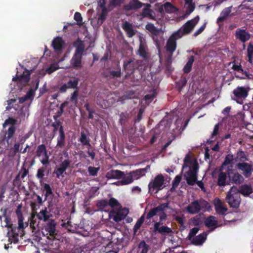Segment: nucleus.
<instances>
[{"label": "nucleus", "instance_id": "37", "mask_svg": "<svg viewBox=\"0 0 253 253\" xmlns=\"http://www.w3.org/2000/svg\"><path fill=\"white\" fill-rule=\"evenodd\" d=\"M138 248L140 251V253H147L150 250L149 246L144 240L139 243Z\"/></svg>", "mask_w": 253, "mask_h": 253}, {"label": "nucleus", "instance_id": "1", "mask_svg": "<svg viewBox=\"0 0 253 253\" xmlns=\"http://www.w3.org/2000/svg\"><path fill=\"white\" fill-rule=\"evenodd\" d=\"M73 45L76 49L71 59L70 64L73 68L78 70L82 67V59L84 52L85 45L84 41L79 38L73 42Z\"/></svg>", "mask_w": 253, "mask_h": 253}, {"label": "nucleus", "instance_id": "57", "mask_svg": "<svg viewBox=\"0 0 253 253\" xmlns=\"http://www.w3.org/2000/svg\"><path fill=\"white\" fill-rule=\"evenodd\" d=\"M74 19L77 22L78 25L82 24L83 18L80 12H75L74 14Z\"/></svg>", "mask_w": 253, "mask_h": 253}, {"label": "nucleus", "instance_id": "54", "mask_svg": "<svg viewBox=\"0 0 253 253\" xmlns=\"http://www.w3.org/2000/svg\"><path fill=\"white\" fill-rule=\"evenodd\" d=\"M108 202V206H109L111 208H114L115 207H117L118 206H120V204L118 201L114 198H111Z\"/></svg>", "mask_w": 253, "mask_h": 253}, {"label": "nucleus", "instance_id": "21", "mask_svg": "<svg viewBox=\"0 0 253 253\" xmlns=\"http://www.w3.org/2000/svg\"><path fill=\"white\" fill-rule=\"evenodd\" d=\"M227 177V170L226 172H220L217 177V185L220 187H224L226 185H229V182Z\"/></svg>", "mask_w": 253, "mask_h": 253}, {"label": "nucleus", "instance_id": "55", "mask_svg": "<svg viewBox=\"0 0 253 253\" xmlns=\"http://www.w3.org/2000/svg\"><path fill=\"white\" fill-rule=\"evenodd\" d=\"M20 143H16L14 144L13 148H10V152L12 153V156H15L19 152L20 149Z\"/></svg>", "mask_w": 253, "mask_h": 253}, {"label": "nucleus", "instance_id": "15", "mask_svg": "<svg viewBox=\"0 0 253 253\" xmlns=\"http://www.w3.org/2000/svg\"><path fill=\"white\" fill-rule=\"evenodd\" d=\"M169 207V203H164L158 206L157 207L154 208L150 210L149 212L146 215V218L150 219L155 215H159L160 211H164L166 209Z\"/></svg>", "mask_w": 253, "mask_h": 253}, {"label": "nucleus", "instance_id": "18", "mask_svg": "<svg viewBox=\"0 0 253 253\" xmlns=\"http://www.w3.org/2000/svg\"><path fill=\"white\" fill-rule=\"evenodd\" d=\"M64 45L65 42L61 37H56L52 41V46L55 52H61Z\"/></svg>", "mask_w": 253, "mask_h": 253}, {"label": "nucleus", "instance_id": "32", "mask_svg": "<svg viewBox=\"0 0 253 253\" xmlns=\"http://www.w3.org/2000/svg\"><path fill=\"white\" fill-rule=\"evenodd\" d=\"M195 57L193 55L190 56L188 58L187 62L183 68V71L185 74H188L190 72Z\"/></svg>", "mask_w": 253, "mask_h": 253}, {"label": "nucleus", "instance_id": "24", "mask_svg": "<svg viewBox=\"0 0 253 253\" xmlns=\"http://www.w3.org/2000/svg\"><path fill=\"white\" fill-rule=\"evenodd\" d=\"M123 29L126 32L127 36L131 38L135 34V32L133 28L132 24L127 21L123 23L122 26Z\"/></svg>", "mask_w": 253, "mask_h": 253}, {"label": "nucleus", "instance_id": "19", "mask_svg": "<svg viewBox=\"0 0 253 253\" xmlns=\"http://www.w3.org/2000/svg\"><path fill=\"white\" fill-rule=\"evenodd\" d=\"M214 209L216 212L219 215H225L227 211V208L225 207L221 201L218 198H215L213 201Z\"/></svg>", "mask_w": 253, "mask_h": 253}, {"label": "nucleus", "instance_id": "40", "mask_svg": "<svg viewBox=\"0 0 253 253\" xmlns=\"http://www.w3.org/2000/svg\"><path fill=\"white\" fill-rule=\"evenodd\" d=\"M144 215L143 214L137 221L135 225L133 227V230L134 234H135L138 231V230L140 228L141 225L144 222Z\"/></svg>", "mask_w": 253, "mask_h": 253}, {"label": "nucleus", "instance_id": "22", "mask_svg": "<svg viewBox=\"0 0 253 253\" xmlns=\"http://www.w3.org/2000/svg\"><path fill=\"white\" fill-rule=\"evenodd\" d=\"M205 224L208 228L211 229L212 231L219 226L216 218L212 215H210L206 218Z\"/></svg>", "mask_w": 253, "mask_h": 253}, {"label": "nucleus", "instance_id": "56", "mask_svg": "<svg viewBox=\"0 0 253 253\" xmlns=\"http://www.w3.org/2000/svg\"><path fill=\"white\" fill-rule=\"evenodd\" d=\"M68 104L67 101L62 103L60 106L59 110L57 112V117H60L64 112L65 107Z\"/></svg>", "mask_w": 253, "mask_h": 253}, {"label": "nucleus", "instance_id": "51", "mask_svg": "<svg viewBox=\"0 0 253 253\" xmlns=\"http://www.w3.org/2000/svg\"><path fill=\"white\" fill-rule=\"evenodd\" d=\"M199 230V228L198 227H194L192 229H191L190 230L189 234L188 235V240H191L192 239V238H193V237L198 232Z\"/></svg>", "mask_w": 253, "mask_h": 253}, {"label": "nucleus", "instance_id": "59", "mask_svg": "<svg viewBox=\"0 0 253 253\" xmlns=\"http://www.w3.org/2000/svg\"><path fill=\"white\" fill-rule=\"evenodd\" d=\"M44 156V158H43L42 160H41V162L42 164L43 165H46L49 164V156L47 154V151L44 153L43 155Z\"/></svg>", "mask_w": 253, "mask_h": 253}, {"label": "nucleus", "instance_id": "47", "mask_svg": "<svg viewBox=\"0 0 253 253\" xmlns=\"http://www.w3.org/2000/svg\"><path fill=\"white\" fill-rule=\"evenodd\" d=\"M109 74L112 78L121 77L122 73L120 67L118 66L116 71H110L109 72Z\"/></svg>", "mask_w": 253, "mask_h": 253}, {"label": "nucleus", "instance_id": "38", "mask_svg": "<svg viewBox=\"0 0 253 253\" xmlns=\"http://www.w3.org/2000/svg\"><path fill=\"white\" fill-rule=\"evenodd\" d=\"M187 80L185 77H181L180 79L176 83V87L179 92H180L183 88L186 85Z\"/></svg>", "mask_w": 253, "mask_h": 253}, {"label": "nucleus", "instance_id": "45", "mask_svg": "<svg viewBox=\"0 0 253 253\" xmlns=\"http://www.w3.org/2000/svg\"><path fill=\"white\" fill-rule=\"evenodd\" d=\"M100 169L99 167H94L92 166H89L88 168V172L89 173V175L90 176H97V173Z\"/></svg>", "mask_w": 253, "mask_h": 253}, {"label": "nucleus", "instance_id": "6", "mask_svg": "<svg viewBox=\"0 0 253 253\" xmlns=\"http://www.w3.org/2000/svg\"><path fill=\"white\" fill-rule=\"evenodd\" d=\"M199 169V165L197 162H195L193 165L189 168V169L187 171L184 176L187 183L189 185H194L197 180V174Z\"/></svg>", "mask_w": 253, "mask_h": 253}, {"label": "nucleus", "instance_id": "23", "mask_svg": "<svg viewBox=\"0 0 253 253\" xmlns=\"http://www.w3.org/2000/svg\"><path fill=\"white\" fill-rule=\"evenodd\" d=\"M16 127L15 126H11L8 129L7 131L5 132L3 137V140L5 141L7 144V146L9 147L11 145V138L15 132Z\"/></svg>", "mask_w": 253, "mask_h": 253}, {"label": "nucleus", "instance_id": "53", "mask_svg": "<svg viewBox=\"0 0 253 253\" xmlns=\"http://www.w3.org/2000/svg\"><path fill=\"white\" fill-rule=\"evenodd\" d=\"M156 90L154 89L152 92L149 94H146L144 96V99L146 101H152L156 96Z\"/></svg>", "mask_w": 253, "mask_h": 253}, {"label": "nucleus", "instance_id": "63", "mask_svg": "<svg viewBox=\"0 0 253 253\" xmlns=\"http://www.w3.org/2000/svg\"><path fill=\"white\" fill-rule=\"evenodd\" d=\"M78 90L76 89L75 90L73 93L72 94L70 100L72 102H74L76 103L78 101Z\"/></svg>", "mask_w": 253, "mask_h": 253}, {"label": "nucleus", "instance_id": "36", "mask_svg": "<svg viewBox=\"0 0 253 253\" xmlns=\"http://www.w3.org/2000/svg\"><path fill=\"white\" fill-rule=\"evenodd\" d=\"M79 81L80 80L78 78L74 77L73 80H70L66 84L68 88H76L78 89Z\"/></svg>", "mask_w": 253, "mask_h": 253}, {"label": "nucleus", "instance_id": "8", "mask_svg": "<svg viewBox=\"0 0 253 253\" xmlns=\"http://www.w3.org/2000/svg\"><path fill=\"white\" fill-rule=\"evenodd\" d=\"M5 227L10 228V230H9L7 232V235L8 236V241L10 244L14 243L16 244L18 242V236L19 234L17 232L16 230H18L16 227H13V224L10 223L9 219L7 217H5Z\"/></svg>", "mask_w": 253, "mask_h": 253}, {"label": "nucleus", "instance_id": "14", "mask_svg": "<svg viewBox=\"0 0 253 253\" xmlns=\"http://www.w3.org/2000/svg\"><path fill=\"white\" fill-rule=\"evenodd\" d=\"M235 37L243 43H245L251 38V34L245 30L238 28L235 33Z\"/></svg>", "mask_w": 253, "mask_h": 253}, {"label": "nucleus", "instance_id": "7", "mask_svg": "<svg viewBox=\"0 0 253 253\" xmlns=\"http://www.w3.org/2000/svg\"><path fill=\"white\" fill-rule=\"evenodd\" d=\"M164 181V177L162 174H160L157 175L148 184L149 192L152 193L156 190L155 193H157L159 191L162 189Z\"/></svg>", "mask_w": 253, "mask_h": 253}, {"label": "nucleus", "instance_id": "34", "mask_svg": "<svg viewBox=\"0 0 253 253\" xmlns=\"http://www.w3.org/2000/svg\"><path fill=\"white\" fill-rule=\"evenodd\" d=\"M96 206L98 211H106V209L108 207V200L106 199L98 200L96 202Z\"/></svg>", "mask_w": 253, "mask_h": 253}, {"label": "nucleus", "instance_id": "52", "mask_svg": "<svg viewBox=\"0 0 253 253\" xmlns=\"http://www.w3.org/2000/svg\"><path fill=\"white\" fill-rule=\"evenodd\" d=\"M151 12L152 10L151 9L149 8H144L142 10L141 15L143 17H151L152 16Z\"/></svg>", "mask_w": 253, "mask_h": 253}, {"label": "nucleus", "instance_id": "3", "mask_svg": "<svg viewBox=\"0 0 253 253\" xmlns=\"http://www.w3.org/2000/svg\"><path fill=\"white\" fill-rule=\"evenodd\" d=\"M209 203L206 200L201 199L192 202L186 208V211L190 214L199 213L203 209L210 207Z\"/></svg>", "mask_w": 253, "mask_h": 253}, {"label": "nucleus", "instance_id": "33", "mask_svg": "<svg viewBox=\"0 0 253 253\" xmlns=\"http://www.w3.org/2000/svg\"><path fill=\"white\" fill-rule=\"evenodd\" d=\"M124 67L125 70H128L132 73L134 71L135 69L137 68V65L134 61L130 60L127 62H125L124 64Z\"/></svg>", "mask_w": 253, "mask_h": 253}, {"label": "nucleus", "instance_id": "41", "mask_svg": "<svg viewBox=\"0 0 253 253\" xmlns=\"http://www.w3.org/2000/svg\"><path fill=\"white\" fill-rule=\"evenodd\" d=\"M181 180V176L180 175H177L175 177L172 182V187L170 189V191L171 192H173L175 190L176 188H177L178 185H179Z\"/></svg>", "mask_w": 253, "mask_h": 253}, {"label": "nucleus", "instance_id": "11", "mask_svg": "<svg viewBox=\"0 0 253 253\" xmlns=\"http://www.w3.org/2000/svg\"><path fill=\"white\" fill-rule=\"evenodd\" d=\"M128 213L126 209H121L117 210H112L109 213L110 219H113L115 222H119L125 218Z\"/></svg>", "mask_w": 253, "mask_h": 253}, {"label": "nucleus", "instance_id": "48", "mask_svg": "<svg viewBox=\"0 0 253 253\" xmlns=\"http://www.w3.org/2000/svg\"><path fill=\"white\" fill-rule=\"evenodd\" d=\"M229 64H232V69L233 70L240 73H243L244 70L242 69V66L240 63H239V65H237L236 64L235 60H234L233 62L230 63Z\"/></svg>", "mask_w": 253, "mask_h": 253}, {"label": "nucleus", "instance_id": "62", "mask_svg": "<svg viewBox=\"0 0 253 253\" xmlns=\"http://www.w3.org/2000/svg\"><path fill=\"white\" fill-rule=\"evenodd\" d=\"M127 115H126L124 113H122L120 115L119 122L121 125H124L127 122Z\"/></svg>", "mask_w": 253, "mask_h": 253}, {"label": "nucleus", "instance_id": "31", "mask_svg": "<svg viewBox=\"0 0 253 253\" xmlns=\"http://www.w3.org/2000/svg\"><path fill=\"white\" fill-rule=\"evenodd\" d=\"M13 81H19L23 83L24 84H27L30 80V74H22L20 76L16 75V77H13L12 79Z\"/></svg>", "mask_w": 253, "mask_h": 253}, {"label": "nucleus", "instance_id": "20", "mask_svg": "<svg viewBox=\"0 0 253 253\" xmlns=\"http://www.w3.org/2000/svg\"><path fill=\"white\" fill-rule=\"evenodd\" d=\"M47 222L45 225V230L48 232L50 236L54 237L55 235L57 234L56 230V223L53 219H50Z\"/></svg>", "mask_w": 253, "mask_h": 253}, {"label": "nucleus", "instance_id": "50", "mask_svg": "<svg viewBox=\"0 0 253 253\" xmlns=\"http://www.w3.org/2000/svg\"><path fill=\"white\" fill-rule=\"evenodd\" d=\"M233 161V156L232 154H228L226 156L224 161L223 163V166H227L232 163Z\"/></svg>", "mask_w": 253, "mask_h": 253}, {"label": "nucleus", "instance_id": "35", "mask_svg": "<svg viewBox=\"0 0 253 253\" xmlns=\"http://www.w3.org/2000/svg\"><path fill=\"white\" fill-rule=\"evenodd\" d=\"M79 141L83 146H87L88 147H91V145L90 144V139L87 137L84 131H82L81 133Z\"/></svg>", "mask_w": 253, "mask_h": 253}, {"label": "nucleus", "instance_id": "30", "mask_svg": "<svg viewBox=\"0 0 253 253\" xmlns=\"http://www.w3.org/2000/svg\"><path fill=\"white\" fill-rule=\"evenodd\" d=\"M231 11V7H226L222 10L220 13V16L217 19V23L223 22L228 17Z\"/></svg>", "mask_w": 253, "mask_h": 253}, {"label": "nucleus", "instance_id": "16", "mask_svg": "<svg viewBox=\"0 0 253 253\" xmlns=\"http://www.w3.org/2000/svg\"><path fill=\"white\" fill-rule=\"evenodd\" d=\"M52 214L50 213V211L47 210V208L45 207L43 209L41 210L39 212L37 211V218L43 222H47L50 220L52 217Z\"/></svg>", "mask_w": 253, "mask_h": 253}, {"label": "nucleus", "instance_id": "25", "mask_svg": "<svg viewBox=\"0 0 253 253\" xmlns=\"http://www.w3.org/2000/svg\"><path fill=\"white\" fill-rule=\"evenodd\" d=\"M161 224L160 222H156L154 224V232L158 231L159 233L161 234H169L172 232V229L166 226H162L160 227Z\"/></svg>", "mask_w": 253, "mask_h": 253}, {"label": "nucleus", "instance_id": "28", "mask_svg": "<svg viewBox=\"0 0 253 253\" xmlns=\"http://www.w3.org/2000/svg\"><path fill=\"white\" fill-rule=\"evenodd\" d=\"M233 94L238 98H246L248 93L244 87H238L233 90Z\"/></svg>", "mask_w": 253, "mask_h": 253}, {"label": "nucleus", "instance_id": "39", "mask_svg": "<svg viewBox=\"0 0 253 253\" xmlns=\"http://www.w3.org/2000/svg\"><path fill=\"white\" fill-rule=\"evenodd\" d=\"M37 211H33L31 214L30 217V224L32 228H35V226H38L39 222L37 221Z\"/></svg>", "mask_w": 253, "mask_h": 253}, {"label": "nucleus", "instance_id": "12", "mask_svg": "<svg viewBox=\"0 0 253 253\" xmlns=\"http://www.w3.org/2000/svg\"><path fill=\"white\" fill-rule=\"evenodd\" d=\"M237 168L242 171V174L246 178H248L252 175L253 171V165L245 162L239 163L236 165Z\"/></svg>", "mask_w": 253, "mask_h": 253}, {"label": "nucleus", "instance_id": "4", "mask_svg": "<svg viewBox=\"0 0 253 253\" xmlns=\"http://www.w3.org/2000/svg\"><path fill=\"white\" fill-rule=\"evenodd\" d=\"M226 200L231 207L237 209L239 207L241 199L236 186L231 187L227 194Z\"/></svg>", "mask_w": 253, "mask_h": 253}, {"label": "nucleus", "instance_id": "5", "mask_svg": "<svg viewBox=\"0 0 253 253\" xmlns=\"http://www.w3.org/2000/svg\"><path fill=\"white\" fill-rule=\"evenodd\" d=\"M199 20V16L187 21L179 29L175 32H177L182 38L184 35L189 34L193 30Z\"/></svg>", "mask_w": 253, "mask_h": 253}, {"label": "nucleus", "instance_id": "43", "mask_svg": "<svg viewBox=\"0 0 253 253\" xmlns=\"http://www.w3.org/2000/svg\"><path fill=\"white\" fill-rule=\"evenodd\" d=\"M46 151V147L44 144L39 145L36 152L37 156L40 157L41 156H42Z\"/></svg>", "mask_w": 253, "mask_h": 253}, {"label": "nucleus", "instance_id": "58", "mask_svg": "<svg viewBox=\"0 0 253 253\" xmlns=\"http://www.w3.org/2000/svg\"><path fill=\"white\" fill-rule=\"evenodd\" d=\"M44 171H45L44 168L42 167L41 168L39 169L38 170V171H37V175H36L38 179H42V178L44 175Z\"/></svg>", "mask_w": 253, "mask_h": 253}, {"label": "nucleus", "instance_id": "27", "mask_svg": "<svg viewBox=\"0 0 253 253\" xmlns=\"http://www.w3.org/2000/svg\"><path fill=\"white\" fill-rule=\"evenodd\" d=\"M147 46L146 43L141 39L140 40V44L137 54L143 58H146L147 57Z\"/></svg>", "mask_w": 253, "mask_h": 253}, {"label": "nucleus", "instance_id": "17", "mask_svg": "<svg viewBox=\"0 0 253 253\" xmlns=\"http://www.w3.org/2000/svg\"><path fill=\"white\" fill-rule=\"evenodd\" d=\"M143 5L144 3L138 0H130L128 3L124 6L123 9L126 11L137 10L141 8Z\"/></svg>", "mask_w": 253, "mask_h": 253}, {"label": "nucleus", "instance_id": "49", "mask_svg": "<svg viewBox=\"0 0 253 253\" xmlns=\"http://www.w3.org/2000/svg\"><path fill=\"white\" fill-rule=\"evenodd\" d=\"M70 164V161L68 159L64 160L60 164V168L63 170L65 171L69 168Z\"/></svg>", "mask_w": 253, "mask_h": 253}, {"label": "nucleus", "instance_id": "61", "mask_svg": "<svg viewBox=\"0 0 253 253\" xmlns=\"http://www.w3.org/2000/svg\"><path fill=\"white\" fill-rule=\"evenodd\" d=\"M16 121L13 118H9L5 121L3 124V126L4 127L5 126L9 124L12 125V126H14L16 124Z\"/></svg>", "mask_w": 253, "mask_h": 253}, {"label": "nucleus", "instance_id": "13", "mask_svg": "<svg viewBox=\"0 0 253 253\" xmlns=\"http://www.w3.org/2000/svg\"><path fill=\"white\" fill-rule=\"evenodd\" d=\"M126 176L125 172L118 169H111L107 172L105 177L107 179L122 180Z\"/></svg>", "mask_w": 253, "mask_h": 253}, {"label": "nucleus", "instance_id": "2", "mask_svg": "<svg viewBox=\"0 0 253 253\" xmlns=\"http://www.w3.org/2000/svg\"><path fill=\"white\" fill-rule=\"evenodd\" d=\"M150 169V166L147 165L145 168L139 169L131 171L126 174V176L123 179L115 182L113 184L117 186L126 185L132 183L134 179H138L145 175L147 171Z\"/></svg>", "mask_w": 253, "mask_h": 253}, {"label": "nucleus", "instance_id": "26", "mask_svg": "<svg viewBox=\"0 0 253 253\" xmlns=\"http://www.w3.org/2000/svg\"><path fill=\"white\" fill-rule=\"evenodd\" d=\"M239 194H242L244 196H248L253 192V190L251 185L248 184H244L241 185L239 189H238Z\"/></svg>", "mask_w": 253, "mask_h": 253}, {"label": "nucleus", "instance_id": "60", "mask_svg": "<svg viewBox=\"0 0 253 253\" xmlns=\"http://www.w3.org/2000/svg\"><path fill=\"white\" fill-rule=\"evenodd\" d=\"M107 16V11L105 8H103L102 10L101 13L99 15L98 17L99 20L101 21V23H103L106 19V17Z\"/></svg>", "mask_w": 253, "mask_h": 253}, {"label": "nucleus", "instance_id": "29", "mask_svg": "<svg viewBox=\"0 0 253 253\" xmlns=\"http://www.w3.org/2000/svg\"><path fill=\"white\" fill-rule=\"evenodd\" d=\"M207 239V234L205 232L201 233L192 240V243L195 245H202Z\"/></svg>", "mask_w": 253, "mask_h": 253}, {"label": "nucleus", "instance_id": "44", "mask_svg": "<svg viewBox=\"0 0 253 253\" xmlns=\"http://www.w3.org/2000/svg\"><path fill=\"white\" fill-rule=\"evenodd\" d=\"M43 188L44 190L45 191V193L44 194L45 198L44 201H46L47 199V198L49 195L52 194V190L50 187V186L47 183H44L43 185Z\"/></svg>", "mask_w": 253, "mask_h": 253}, {"label": "nucleus", "instance_id": "64", "mask_svg": "<svg viewBox=\"0 0 253 253\" xmlns=\"http://www.w3.org/2000/svg\"><path fill=\"white\" fill-rule=\"evenodd\" d=\"M28 169L25 167H22L18 173L20 175L21 178H24L28 174Z\"/></svg>", "mask_w": 253, "mask_h": 253}, {"label": "nucleus", "instance_id": "9", "mask_svg": "<svg viewBox=\"0 0 253 253\" xmlns=\"http://www.w3.org/2000/svg\"><path fill=\"white\" fill-rule=\"evenodd\" d=\"M180 38L181 36L179 34L174 32L168 39L166 45V49L167 51L171 55L176 50L177 46L176 41Z\"/></svg>", "mask_w": 253, "mask_h": 253}, {"label": "nucleus", "instance_id": "42", "mask_svg": "<svg viewBox=\"0 0 253 253\" xmlns=\"http://www.w3.org/2000/svg\"><path fill=\"white\" fill-rule=\"evenodd\" d=\"M145 28L146 30L153 35H157L158 33V30L157 28L151 23H148L146 25Z\"/></svg>", "mask_w": 253, "mask_h": 253}, {"label": "nucleus", "instance_id": "10", "mask_svg": "<svg viewBox=\"0 0 253 253\" xmlns=\"http://www.w3.org/2000/svg\"><path fill=\"white\" fill-rule=\"evenodd\" d=\"M227 175L229 184L231 183L239 185L242 183L244 181L243 176L235 169H228Z\"/></svg>", "mask_w": 253, "mask_h": 253}, {"label": "nucleus", "instance_id": "46", "mask_svg": "<svg viewBox=\"0 0 253 253\" xmlns=\"http://www.w3.org/2000/svg\"><path fill=\"white\" fill-rule=\"evenodd\" d=\"M65 136H58L57 138L56 147L63 148L65 144Z\"/></svg>", "mask_w": 253, "mask_h": 253}]
</instances>
